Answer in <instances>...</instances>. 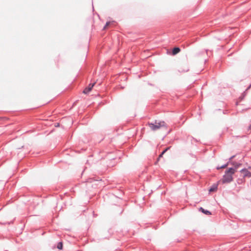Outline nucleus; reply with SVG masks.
<instances>
[{
    "mask_svg": "<svg viewBox=\"0 0 251 251\" xmlns=\"http://www.w3.org/2000/svg\"><path fill=\"white\" fill-rule=\"evenodd\" d=\"M233 170V169L232 168H229L225 171L223 178L221 180L223 184L229 183L232 181L233 179L232 175L234 174L232 172Z\"/></svg>",
    "mask_w": 251,
    "mask_h": 251,
    "instance_id": "1",
    "label": "nucleus"
},
{
    "mask_svg": "<svg viewBox=\"0 0 251 251\" xmlns=\"http://www.w3.org/2000/svg\"><path fill=\"white\" fill-rule=\"evenodd\" d=\"M148 125L151 129L153 131H155L159 129L161 127H166V124L164 121H160L158 125H154L152 123H149Z\"/></svg>",
    "mask_w": 251,
    "mask_h": 251,
    "instance_id": "2",
    "label": "nucleus"
},
{
    "mask_svg": "<svg viewBox=\"0 0 251 251\" xmlns=\"http://www.w3.org/2000/svg\"><path fill=\"white\" fill-rule=\"evenodd\" d=\"M95 84V82L89 84V85L84 89L83 93L85 94H88L91 91Z\"/></svg>",
    "mask_w": 251,
    "mask_h": 251,
    "instance_id": "3",
    "label": "nucleus"
},
{
    "mask_svg": "<svg viewBox=\"0 0 251 251\" xmlns=\"http://www.w3.org/2000/svg\"><path fill=\"white\" fill-rule=\"evenodd\" d=\"M242 173H244L243 177H251V172L249 171L247 169L243 168L240 171Z\"/></svg>",
    "mask_w": 251,
    "mask_h": 251,
    "instance_id": "4",
    "label": "nucleus"
},
{
    "mask_svg": "<svg viewBox=\"0 0 251 251\" xmlns=\"http://www.w3.org/2000/svg\"><path fill=\"white\" fill-rule=\"evenodd\" d=\"M230 163L233 166H234V167H231L233 169L232 172H233L234 174L236 172V170L242 165L241 163H237L234 161H232L230 162Z\"/></svg>",
    "mask_w": 251,
    "mask_h": 251,
    "instance_id": "5",
    "label": "nucleus"
},
{
    "mask_svg": "<svg viewBox=\"0 0 251 251\" xmlns=\"http://www.w3.org/2000/svg\"><path fill=\"white\" fill-rule=\"evenodd\" d=\"M199 211L206 215H209L211 214V213L210 211L207 209H205L201 207L199 208Z\"/></svg>",
    "mask_w": 251,
    "mask_h": 251,
    "instance_id": "6",
    "label": "nucleus"
},
{
    "mask_svg": "<svg viewBox=\"0 0 251 251\" xmlns=\"http://www.w3.org/2000/svg\"><path fill=\"white\" fill-rule=\"evenodd\" d=\"M180 51V49L179 47H175L172 50V54L173 55H176Z\"/></svg>",
    "mask_w": 251,
    "mask_h": 251,
    "instance_id": "7",
    "label": "nucleus"
},
{
    "mask_svg": "<svg viewBox=\"0 0 251 251\" xmlns=\"http://www.w3.org/2000/svg\"><path fill=\"white\" fill-rule=\"evenodd\" d=\"M218 183L217 184H213L209 188V192H212L216 191L218 188Z\"/></svg>",
    "mask_w": 251,
    "mask_h": 251,
    "instance_id": "8",
    "label": "nucleus"
},
{
    "mask_svg": "<svg viewBox=\"0 0 251 251\" xmlns=\"http://www.w3.org/2000/svg\"><path fill=\"white\" fill-rule=\"evenodd\" d=\"M170 148V147H168V148H165L162 152L161 153H160V154L159 155V157L160 158L161 157H162L163 155L168 150H169V149Z\"/></svg>",
    "mask_w": 251,
    "mask_h": 251,
    "instance_id": "9",
    "label": "nucleus"
},
{
    "mask_svg": "<svg viewBox=\"0 0 251 251\" xmlns=\"http://www.w3.org/2000/svg\"><path fill=\"white\" fill-rule=\"evenodd\" d=\"M63 243L62 242H60L58 243L57 245V248L59 250H62L63 249Z\"/></svg>",
    "mask_w": 251,
    "mask_h": 251,
    "instance_id": "10",
    "label": "nucleus"
},
{
    "mask_svg": "<svg viewBox=\"0 0 251 251\" xmlns=\"http://www.w3.org/2000/svg\"><path fill=\"white\" fill-rule=\"evenodd\" d=\"M229 163V162H227L226 163L223 165L222 166H220V168H221L222 169L223 168H226L227 165H228V164Z\"/></svg>",
    "mask_w": 251,
    "mask_h": 251,
    "instance_id": "11",
    "label": "nucleus"
},
{
    "mask_svg": "<svg viewBox=\"0 0 251 251\" xmlns=\"http://www.w3.org/2000/svg\"><path fill=\"white\" fill-rule=\"evenodd\" d=\"M115 22L114 21H112V22H107L105 25V26H108L111 23H114Z\"/></svg>",
    "mask_w": 251,
    "mask_h": 251,
    "instance_id": "12",
    "label": "nucleus"
},
{
    "mask_svg": "<svg viewBox=\"0 0 251 251\" xmlns=\"http://www.w3.org/2000/svg\"><path fill=\"white\" fill-rule=\"evenodd\" d=\"M235 155H232V156H231L229 158V163L230 162V161L232 159H233L234 157H235Z\"/></svg>",
    "mask_w": 251,
    "mask_h": 251,
    "instance_id": "13",
    "label": "nucleus"
},
{
    "mask_svg": "<svg viewBox=\"0 0 251 251\" xmlns=\"http://www.w3.org/2000/svg\"><path fill=\"white\" fill-rule=\"evenodd\" d=\"M251 88V84L247 87V88L246 90V91L249 90Z\"/></svg>",
    "mask_w": 251,
    "mask_h": 251,
    "instance_id": "14",
    "label": "nucleus"
},
{
    "mask_svg": "<svg viewBox=\"0 0 251 251\" xmlns=\"http://www.w3.org/2000/svg\"><path fill=\"white\" fill-rule=\"evenodd\" d=\"M190 155L192 157H194V158H196V155H194V154H192V153H190Z\"/></svg>",
    "mask_w": 251,
    "mask_h": 251,
    "instance_id": "15",
    "label": "nucleus"
},
{
    "mask_svg": "<svg viewBox=\"0 0 251 251\" xmlns=\"http://www.w3.org/2000/svg\"><path fill=\"white\" fill-rule=\"evenodd\" d=\"M159 122H158L157 120H155L154 124V125H158V123Z\"/></svg>",
    "mask_w": 251,
    "mask_h": 251,
    "instance_id": "16",
    "label": "nucleus"
},
{
    "mask_svg": "<svg viewBox=\"0 0 251 251\" xmlns=\"http://www.w3.org/2000/svg\"><path fill=\"white\" fill-rule=\"evenodd\" d=\"M216 168H217V170H219L220 169H222L221 168H220V166H218V167H217Z\"/></svg>",
    "mask_w": 251,
    "mask_h": 251,
    "instance_id": "17",
    "label": "nucleus"
},
{
    "mask_svg": "<svg viewBox=\"0 0 251 251\" xmlns=\"http://www.w3.org/2000/svg\"><path fill=\"white\" fill-rule=\"evenodd\" d=\"M223 113L225 114H226L227 113V111L226 110L224 111H223Z\"/></svg>",
    "mask_w": 251,
    "mask_h": 251,
    "instance_id": "18",
    "label": "nucleus"
},
{
    "mask_svg": "<svg viewBox=\"0 0 251 251\" xmlns=\"http://www.w3.org/2000/svg\"><path fill=\"white\" fill-rule=\"evenodd\" d=\"M107 26H105V25L104 26L103 29H105L106 28Z\"/></svg>",
    "mask_w": 251,
    "mask_h": 251,
    "instance_id": "19",
    "label": "nucleus"
},
{
    "mask_svg": "<svg viewBox=\"0 0 251 251\" xmlns=\"http://www.w3.org/2000/svg\"><path fill=\"white\" fill-rule=\"evenodd\" d=\"M249 169H251V166H249L248 168Z\"/></svg>",
    "mask_w": 251,
    "mask_h": 251,
    "instance_id": "20",
    "label": "nucleus"
},
{
    "mask_svg": "<svg viewBox=\"0 0 251 251\" xmlns=\"http://www.w3.org/2000/svg\"><path fill=\"white\" fill-rule=\"evenodd\" d=\"M206 53H208V50H206Z\"/></svg>",
    "mask_w": 251,
    "mask_h": 251,
    "instance_id": "21",
    "label": "nucleus"
},
{
    "mask_svg": "<svg viewBox=\"0 0 251 251\" xmlns=\"http://www.w3.org/2000/svg\"><path fill=\"white\" fill-rule=\"evenodd\" d=\"M5 251H8L7 250H5Z\"/></svg>",
    "mask_w": 251,
    "mask_h": 251,
    "instance_id": "22",
    "label": "nucleus"
}]
</instances>
